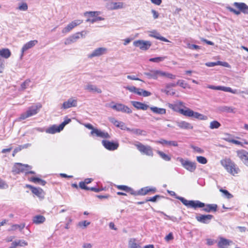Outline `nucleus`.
Instances as JSON below:
<instances>
[{"instance_id":"nucleus-1","label":"nucleus","mask_w":248,"mask_h":248,"mask_svg":"<svg viewBox=\"0 0 248 248\" xmlns=\"http://www.w3.org/2000/svg\"><path fill=\"white\" fill-rule=\"evenodd\" d=\"M176 198L180 200L185 206L188 207H192L194 209L203 208L202 210L207 213L215 212L217 210V205L216 204H205L200 201H187L184 198L180 196H177Z\"/></svg>"},{"instance_id":"nucleus-2","label":"nucleus","mask_w":248,"mask_h":248,"mask_svg":"<svg viewBox=\"0 0 248 248\" xmlns=\"http://www.w3.org/2000/svg\"><path fill=\"white\" fill-rule=\"evenodd\" d=\"M178 112L186 117H192L200 120H206L207 119L206 116L198 112H195L188 108H186V109L179 108Z\"/></svg>"},{"instance_id":"nucleus-3","label":"nucleus","mask_w":248,"mask_h":248,"mask_svg":"<svg viewBox=\"0 0 248 248\" xmlns=\"http://www.w3.org/2000/svg\"><path fill=\"white\" fill-rule=\"evenodd\" d=\"M220 163L228 172L233 175L238 173L239 171V168L230 158H225L221 160Z\"/></svg>"},{"instance_id":"nucleus-4","label":"nucleus","mask_w":248,"mask_h":248,"mask_svg":"<svg viewBox=\"0 0 248 248\" xmlns=\"http://www.w3.org/2000/svg\"><path fill=\"white\" fill-rule=\"evenodd\" d=\"M41 108L42 105L40 103H37L35 105L30 107L26 112L20 115L19 119L20 120H25L28 117L36 114Z\"/></svg>"},{"instance_id":"nucleus-5","label":"nucleus","mask_w":248,"mask_h":248,"mask_svg":"<svg viewBox=\"0 0 248 248\" xmlns=\"http://www.w3.org/2000/svg\"><path fill=\"white\" fill-rule=\"evenodd\" d=\"M135 145L141 154L149 156H153V148L150 146L144 145L140 142H137V143L135 144Z\"/></svg>"},{"instance_id":"nucleus-6","label":"nucleus","mask_w":248,"mask_h":248,"mask_svg":"<svg viewBox=\"0 0 248 248\" xmlns=\"http://www.w3.org/2000/svg\"><path fill=\"white\" fill-rule=\"evenodd\" d=\"M176 160L179 161L183 168L190 172H194L196 169V163L188 160H185L183 158L178 157Z\"/></svg>"},{"instance_id":"nucleus-7","label":"nucleus","mask_w":248,"mask_h":248,"mask_svg":"<svg viewBox=\"0 0 248 248\" xmlns=\"http://www.w3.org/2000/svg\"><path fill=\"white\" fill-rule=\"evenodd\" d=\"M31 169V167L27 164L16 163L13 168L12 171L15 174H19L20 172L27 173V170Z\"/></svg>"},{"instance_id":"nucleus-8","label":"nucleus","mask_w":248,"mask_h":248,"mask_svg":"<svg viewBox=\"0 0 248 248\" xmlns=\"http://www.w3.org/2000/svg\"><path fill=\"white\" fill-rule=\"evenodd\" d=\"M133 45L136 47H139L141 50H147L151 46L152 43L149 41L139 40L134 41Z\"/></svg>"},{"instance_id":"nucleus-9","label":"nucleus","mask_w":248,"mask_h":248,"mask_svg":"<svg viewBox=\"0 0 248 248\" xmlns=\"http://www.w3.org/2000/svg\"><path fill=\"white\" fill-rule=\"evenodd\" d=\"M87 32L86 31H82L81 32H77L72 35L68 37L65 42V45H69L72 43L75 42L80 37L84 36Z\"/></svg>"},{"instance_id":"nucleus-10","label":"nucleus","mask_w":248,"mask_h":248,"mask_svg":"<svg viewBox=\"0 0 248 248\" xmlns=\"http://www.w3.org/2000/svg\"><path fill=\"white\" fill-rule=\"evenodd\" d=\"M110 107L112 109H115L117 111H121L128 114L131 113L132 112L130 108H129L127 106H125L122 104L110 105Z\"/></svg>"},{"instance_id":"nucleus-11","label":"nucleus","mask_w":248,"mask_h":248,"mask_svg":"<svg viewBox=\"0 0 248 248\" xmlns=\"http://www.w3.org/2000/svg\"><path fill=\"white\" fill-rule=\"evenodd\" d=\"M102 143L106 149L109 151H114L116 150L119 147V143L117 142L103 140L102 141Z\"/></svg>"},{"instance_id":"nucleus-12","label":"nucleus","mask_w":248,"mask_h":248,"mask_svg":"<svg viewBox=\"0 0 248 248\" xmlns=\"http://www.w3.org/2000/svg\"><path fill=\"white\" fill-rule=\"evenodd\" d=\"M213 217L214 216L212 215L200 214L196 216V219L198 222L204 224H209Z\"/></svg>"},{"instance_id":"nucleus-13","label":"nucleus","mask_w":248,"mask_h":248,"mask_svg":"<svg viewBox=\"0 0 248 248\" xmlns=\"http://www.w3.org/2000/svg\"><path fill=\"white\" fill-rule=\"evenodd\" d=\"M107 49L105 47H98L89 54L88 57L92 59L95 57H99L107 53Z\"/></svg>"},{"instance_id":"nucleus-14","label":"nucleus","mask_w":248,"mask_h":248,"mask_svg":"<svg viewBox=\"0 0 248 248\" xmlns=\"http://www.w3.org/2000/svg\"><path fill=\"white\" fill-rule=\"evenodd\" d=\"M143 74L147 76L149 79H156L158 76H161V71L149 70L148 71L144 72Z\"/></svg>"},{"instance_id":"nucleus-15","label":"nucleus","mask_w":248,"mask_h":248,"mask_svg":"<svg viewBox=\"0 0 248 248\" xmlns=\"http://www.w3.org/2000/svg\"><path fill=\"white\" fill-rule=\"evenodd\" d=\"M82 22V21L81 20H76L72 21L62 30V32L63 33H65L69 32L74 27L80 24Z\"/></svg>"},{"instance_id":"nucleus-16","label":"nucleus","mask_w":248,"mask_h":248,"mask_svg":"<svg viewBox=\"0 0 248 248\" xmlns=\"http://www.w3.org/2000/svg\"><path fill=\"white\" fill-rule=\"evenodd\" d=\"M233 5L238 9L241 12L245 14H248V6L246 3L235 2L233 3Z\"/></svg>"},{"instance_id":"nucleus-17","label":"nucleus","mask_w":248,"mask_h":248,"mask_svg":"<svg viewBox=\"0 0 248 248\" xmlns=\"http://www.w3.org/2000/svg\"><path fill=\"white\" fill-rule=\"evenodd\" d=\"M237 156L246 165L248 166V153L247 151L245 150L238 151Z\"/></svg>"},{"instance_id":"nucleus-18","label":"nucleus","mask_w":248,"mask_h":248,"mask_svg":"<svg viewBox=\"0 0 248 248\" xmlns=\"http://www.w3.org/2000/svg\"><path fill=\"white\" fill-rule=\"evenodd\" d=\"M91 135L95 134V135L98 137H100L102 138L105 139H109L110 138L109 135L107 132H105L104 131H102L100 130H99L97 128L95 129H93V131L91 132Z\"/></svg>"},{"instance_id":"nucleus-19","label":"nucleus","mask_w":248,"mask_h":248,"mask_svg":"<svg viewBox=\"0 0 248 248\" xmlns=\"http://www.w3.org/2000/svg\"><path fill=\"white\" fill-rule=\"evenodd\" d=\"M77 105V100L70 98L67 101L63 102L62 105V108L67 109L72 107H76Z\"/></svg>"},{"instance_id":"nucleus-20","label":"nucleus","mask_w":248,"mask_h":248,"mask_svg":"<svg viewBox=\"0 0 248 248\" xmlns=\"http://www.w3.org/2000/svg\"><path fill=\"white\" fill-rule=\"evenodd\" d=\"M38 43V41L34 40L28 42L26 44H25L21 49V57H22L24 55V52L27 50L28 49L31 48L33 46H34L36 44Z\"/></svg>"},{"instance_id":"nucleus-21","label":"nucleus","mask_w":248,"mask_h":248,"mask_svg":"<svg viewBox=\"0 0 248 248\" xmlns=\"http://www.w3.org/2000/svg\"><path fill=\"white\" fill-rule=\"evenodd\" d=\"M157 143H159L162 145H167L168 146H174L177 147L178 146V143L176 141L171 140L168 141L164 139H160L159 140L155 141Z\"/></svg>"},{"instance_id":"nucleus-22","label":"nucleus","mask_w":248,"mask_h":248,"mask_svg":"<svg viewBox=\"0 0 248 248\" xmlns=\"http://www.w3.org/2000/svg\"><path fill=\"white\" fill-rule=\"evenodd\" d=\"M177 125L181 129H192L193 126L192 124L184 121L176 122Z\"/></svg>"},{"instance_id":"nucleus-23","label":"nucleus","mask_w":248,"mask_h":248,"mask_svg":"<svg viewBox=\"0 0 248 248\" xmlns=\"http://www.w3.org/2000/svg\"><path fill=\"white\" fill-rule=\"evenodd\" d=\"M131 104L135 108L138 109L145 110L149 108L148 105L138 101H131Z\"/></svg>"},{"instance_id":"nucleus-24","label":"nucleus","mask_w":248,"mask_h":248,"mask_svg":"<svg viewBox=\"0 0 248 248\" xmlns=\"http://www.w3.org/2000/svg\"><path fill=\"white\" fill-rule=\"evenodd\" d=\"M128 248H143L135 238H130L128 241Z\"/></svg>"},{"instance_id":"nucleus-25","label":"nucleus","mask_w":248,"mask_h":248,"mask_svg":"<svg viewBox=\"0 0 248 248\" xmlns=\"http://www.w3.org/2000/svg\"><path fill=\"white\" fill-rule=\"evenodd\" d=\"M32 223L35 224H40L43 223L46 221V218L42 215H36L32 217Z\"/></svg>"},{"instance_id":"nucleus-26","label":"nucleus","mask_w":248,"mask_h":248,"mask_svg":"<svg viewBox=\"0 0 248 248\" xmlns=\"http://www.w3.org/2000/svg\"><path fill=\"white\" fill-rule=\"evenodd\" d=\"M231 242V241L221 237L218 243V246L220 248H227Z\"/></svg>"},{"instance_id":"nucleus-27","label":"nucleus","mask_w":248,"mask_h":248,"mask_svg":"<svg viewBox=\"0 0 248 248\" xmlns=\"http://www.w3.org/2000/svg\"><path fill=\"white\" fill-rule=\"evenodd\" d=\"M62 129H60V125H53L46 130V132L49 134H55L61 132Z\"/></svg>"},{"instance_id":"nucleus-28","label":"nucleus","mask_w":248,"mask_h":248,"mask_svg":"<svg viewBox=\"0 0 248 248\" xmlns=\"http://www.w3.org/2000/svg\"><path fill=\"white\" fill-rule=\"evenodd\" d=\"M150 36L154 37L156 39H159L161 41L165 42H169V41L166 39V38L161 36L159 33L157 32V31H153L151 32V33L150 35Z\"/></svg>"},{"instance_id":"nucleus-29","label":"nucleus","mask_w":248,"mask_h":248,"mask_svg":"<svg viewBox=\"0 0 248 248\" xmlns=\"http://www.w3.org/2000/svg\"><path fill=\"white\" fill-rule=\"evenodd\" d=\"M11 55V53L8 48H2L0 49V57L5 59H8Z\"/></svg>"},{"instance_id":"nucleus-30","label":"nucleus","mask_w":248,"mask_h":248,"mask_svg":"<svg viewBox=\"0 0 248 248\" xmlns=\"http://www.w3.org/2000/svg\"><path fill=\"white\" fill-rule=\"evenodd\" d=\"M108 120L116 126L120 128L121 129H124V123L123 122H119L113 117H109Z\"/></svg>"},{"instance_id":"nucleus-31","label":"nucleus","mask_w":248,"mask_h":248,"mask_svg":"<svg viewBox=\"0 0 248 248\" xmlns=\"http://www.w3.org/2000/svg\"><path fill=\"white\" fill-rule=\"evenodd\" d=\"M85 89L92 92H96L97 93H101L102 91L100 89L98 88L95 85L92 84H88L85 87Z\"/></svg>"},{"instance_id":"nucleus-32","label":"nucleus","mask_w":248,"mask_h":248,"mask_svg":"<svg viewBox=\"0 0 248 248\" xmlns=\"http://www.w3.org/2000/svg\"><path fill=\"white\" fill-rule=\"evenodd\" d=\"M148 193H149L148 186H146V187L141 188L138 191H134V192H133V193H132V195H146Z\"/></svg>"},{"instance_id":"nucleus-33","label":"nucleus","mask_w":248,"mask_h":248,"mask_svg":"<svg viewBox=\"0 0 248 248\" xmlns=\"http://www.w3.org/2000/svg\"><path fill=\"white\" fill-rule=\"evenodd\" d=\"M151 110L155 113L158 114H165L166 110L163 108H159L156 107H150Z\"/></svg>"},{"instance_id":"nucleus-34","label":"nucleus","mask_w":248,"mask_h":248,"mask_svg":"<svg viewBox=\"0 0 248 248\" xmlns=\"http://www.w3.org/2000/svg\"><path fill=\"white\" fill-rule=\"evenodd\" d=\"M218 109L221 112H226L230 113H234V108L232 107H228V106H221L218 107Z\"/></svg>"},{"instance_id":"nucleus-35","label":"nucleus","mask_w":248,"mask_h":248,"mask_svg":"<svg viewBox=\"0 0 248 248\" xmlns=\"http://www.w3.org/2000/svg\"><path fill=\"white\" fill-rule=\"evenodd\" d=\"M157 154L160 157L166 161H170L171 160V156L165 154L163 152L157 150Z\"/></svg>"},{"instance_id":"nucleus-36","label":"nucleus","mask_w":248,"mask_h":248,"mask_svg":"<svg viewBox=\"0 0 248 248\" xmlns=\"http://www.w3.org/2000/svg\"><path fill=\"white\" fill-rule=\"evenodd\" d=\"M117 187L120 190H124L126 192H129L131 195L132 193L134 192V190L132 188L126 186L119 185L117 186Z\"/></svg>"},{"instance_id":"nucleus-37","label":"nucleus","mask_w":248,"mask_h":248,"mask_svg":"<svg viewBox=\"0 0 248 248\" xmlns=\"http://www.w3.org/2000/svg\"><path fill=\"white\" fill-rule=\"evenodd\" d=\"M25 224L24 223L20 225L14 224L11 226L10 229L9 231H15L17 229H19L20 231H21L25 227Z\"/></svg>"},{"instance_id":"nucleus-38","label":"nucleus","mask_w":248,"mask_h":248,"mask_svg":"<svg viewBox=\"0 0 248 248\" xmlns=\"http://www.w3.org/2000/svg\"><path fill=\"white\" fill-rule=\"evenodd\" d=\"M137 94L144 97H147L150 96L152 93L149 91L140 88L139 92H137Z\"/></svg>"},{"instance_id":"nucleus-39","label":"nucleus","mask_w":248,"mask_h":248,"mask_svg":"<svg viewBox=\"0 0 248 248\" xmlns=\"http://www.w3.org/2000/svg\"><path fill=\"white\" fill-rule=\"evenodd\" d=\"M221 126V124L217 121H213L210 124L209 127L212 129H217Z\"/></svg>"},{"instance_id":"nucleus-40","label":"nucleus","mask_w":248,"mask_h":248,"mask_svg":"<svg viewBox=\"0 0 248 248\" xmlns=\"http://www.w3.org/2000/svg\"><path fill=\"white\" fill-rule=\"evenodd\" d=\"M31 192L37 196L40 197L42 194L43 190L40 188L34 187L33 188H32Z\"/></svg>"},{"instance_id":"nucleus-41","label":"nucleus","mask_w":248,"mask_h":248,"mask_svg":"<svg viewBox=\"0 0 248 248\" xmlns=\"http://www.w3.org/2000/svg\"><path fill=\"white\" fill-rule=\"evenodd\" d=\"M167 57L166 56L152 58L149 59V61L154 62H160L163 61Z\"/></svg>"},{"instance_id":"nucleus-42","label":"nucleus","mask_w":248,"mask_h":248,"mask_svg":"<svg viewBox=\"0 0 248 248\" xmlns=\"http://www.w3.org/2000/svg\"><path fill=\"white\" fill-rule=\"evenodd\" d=\"M145 131L138 128H132L131 130V133L137 135H145Z\"/></svg>"},{"instance_id":"nucleus-43","label":"nucleus","mask_w":248,"mask_h":248,"mask_svg":"<svg viewBox=\"0 0 248 248\" xmlns=\"http://www.w3.org/2000/svg\"><path fill=\"white\" fill-rule=\"evenodd\" d=\"M104 20V18L101 17V16H94L93 18L92 19H90V18H88L87 19L86 21L88 22H91L92 23H93L95 22H97L98 21H100V20Z\"/></svg>"},{"instance_id":"nucleus-44","label":"nucleus","mask_w":248,"mask_h":248,"mask_svg":"<svg viewBox=\"0 0 248 248\" xmlns=\"http://www.w3.org/2000/svg\"><path fill=\"white\" fill-rule=\"evenodd\" d=\"M31 82V80L30 79H26L24 82H23L20 86V90L23 91L26 89L29 86V84Z\"/></svg>"},{"instance_id":"nucleus-45","label":"nucleus","mask_w":248,"mask_h":248,"mask_svg":"<svg viewBox=\"0 0 248 248\" xmlns=\"http://www.w3.org/2000/svg\"><path fill=\"white\" fill-rule=\"evenodd\" d=\"M91 222L86 220L80 221L78 223V226L82 229L85 228L87 226L90 224Z\"/></svg>"},{"instance_id":"nucleus-46","label":"nucleus","mask_w":248,"mask_h":248,"mask_svg":"<svg viewBox=\"0 0 248 248\" xmlns=\"http://www.w3.org/2000/svg\"><path fill=\"white\" fill-rule=\"evenodd\" d=\"M162 77H166L170 79H174L176 78V76L172 75V74L167 73L161 71V75Z\"/></svg>"},{"instance_id":"nucleus-47","label":"nucleus","mask_w":248,"mask_h":248,"mask_svg":"<svg viewBox=\"0 0 248 248\" xmlns=\"http://www.w3.org/2000/svg\"><path fill=\"white\" fill-rule=\"evenodd\" d=\"M14 242L16 245V247H23L27 246L28 245V243L23 240H19L17 241H14Z\"/></svg>"},{"instance_id":"nucleus-48","label":"nucleus","mask_w":248,"mask_h":248,"mask_svg":"<svg viewBox=\"0 0 248 248\" xmlns=\"http://www.w3.org/2000/svg\"><path fill=\"white\" fill-rule=\"evenodd\" d=\"M71 121V120L67 117H66L64 120V121L60 124V129H62L64 128V126L68 124H69Z\"/></svg>"},{"instance_id":"nucleus-49","label":"nucleus","mask_w":248,"mask_h":248,"mask_svg":"<svg viewBox=\"0 0 248 248\" xmlns=\"http://www.w3.org/2000/svg\"><path fill=\"white\" fill-rule=\"evenodd\" d=\"M125 88L129 91L136 94H137V92H139L140 90V88H137L135 86H127Z\"/></svg>"},{"instance_id":"nucleus-50","label":"nucleus","mask_w":248,"mask_h":248,"mask_svg":"<svg viewBox=\"0 0 248 248\" xmlns=\"http://www.w3.org/2000/svg\"><path fill=\"white\" fill-rule=\"evenodd\" d=\"M221 89H221V91H223L224 92H229L232 93H236V90H233L230 87L221 86Z\"/></svg>"},{"instance_id":"nucleus-51","label":"nucleus","mask_w":248,"mask_h":248,"mask_svg":"<svg viewBox=\"0 0 248 248\" xmlns=\"http://www.w3.org/2000/svg\"><path fill=\"white\" fill-rule=\"evenodd\" d=\"M162 197V196L159 195H156L155 196L146 199V202H156L158 199H160V198Z\"/></svg>"},{"instance_id":"nucleus-52","label":"nucleus","mask_w":248,"mask_h":248,"mask_svg":"<svg viewBox=\"0 0 248 248\" xmlns=\"http://www.w3.org/2000/svg\"><path fill=\"white\" fill-rule=\"evenodd\" d=\"M197 160L198 162L202 164H205L207 162V159L205 157L202 156H197Z\"/></svg>"},{"instance_id":"nucleus-53","label":"nucleus","mask_w":248,"mask_h":248,"mask_svg":"<svg viewBox=\"0 0 248 248\" xmlns=\"http://www.w3.org/2000/svg\"><path fill=\"white\" fill-rule=\"evenodd\" d=\"M123 7V2H114L113 3V7L111 8L112 10L121 9Z\"/></svg>"},{"instance_id":"nucleus-54","label":"nucleus","mask_w":248,"mask_h":248,"mask_svg":"<svg viewBox=\"0 0 248 248\" xmlns=\"http://www.w3.org/2000/svg\"><path fill=\"white\" fill-rule=\"evenodd\" d=\"M159 213L162 215H163L164 216H165L166 217V218H165V219H169V220H171L174 222L176 221L177 220V218L175 217H173V216H169L167 215H166L165 213H164L163 212H159Z\"/></svg>"},{"instance_id":"nucleus-55","label":"nucleus","mask_w":248,"mask_h":248,"mask_svg":"<svg viewBox=\"0 0 248 248\" xmlns=\"http://www.w3.org/2000/svg\"><path fill=\"white\" fill-rule=\"evenodd\" d=\"M18 9L21 11H26L28 9V5L25 2H23L21 4L19 5L18 7Z\"/></svg>"},{"instance_id":"nucleus-56","label":"nucleus","mask_w":248,"mask_h":248,"mask_svg":"<svg viewBox=\"0 0 248 248\" xmlns=\"http://www.w3.org/2000/svg\"><path fill=\"white\" fill-rule=\"evenodd\" d=\"M220 191L222 192L228 199H231L233 197L232 195L231 194H230L229 192V191L227 190L220 189Z\"/></svg>"},{"instance_id":"nucleus-57","label":"nucleus","mask_w":248,"mask_h":248,"mask_svg":"<svg viewBox=\"0 0 248 248\" xmlns=\"http://www.w3.org/2000/svg\"><path fill=\"white\" fill-rule=\"evenodd\" d=\"M177 85H179L183 88L185 89L186 87L187 84L183 80H178L176 83Z\"/></svg>"},{"instance_id":"nucleus-58","label":"nucleus","mask_w":248,"mask_h":248,"mask_svg":"<svg viewBox=\"0 0 248 248\" xmlns=\"http://www.w3.org/2000/svg\"><path fill=\"white\" fill-rule=\"evenodd\" d=\"M227 9L229 10L230 12L233 13L236 15H239L240 14L241 11L239 10V11L236 10L231 7H227Z\"/></svg>"},{"instance_id":"nucleus-59","label":"nucleus","mask_w":248,"mask_h":248,"mask_svg":"<svg viewBox=\"0 0 248 248\" xmlns=\"http://www.w3.org/2000/svg\"><path fill=\"white\" fill-rule=\"evenodd\" d=\"M79 186L81 189L89 190V187L86 186V184L83 182H79Z\"/></svg>"},{"instance_id":"nucleus-60","label":"nucleus","mask_w":248,"mask_h":248,"mask_svg":"<svg viewBox=\"0 0 248 248\" xmlns=\"http://www.w3.org/2000/svg\"><path fill=\"white\" fill-rule=\"evenodd\" d=\"M8 187V185L4 181L0 179V188L6 189Z\"/></svg>"},{"instance_id":"nucleus-61","label":"nucleus","mask_w":248,"mask_h":248,"mask_svg":"<svg viewBox=\"0 0 248 248\" xmlns=\"http://www.w3.org/2000/svg\"><path fill=\"white\" fill-rule=\"evenodd\" d=\"M191 148H192L195 151L197 152L198 153L202 154L203 152V150L201 148L195 146L194 145L191 146Z\"/></svg>"},{"instance_id":"nucleus-62","label":"nucleus","mask_w":248,"mask_h":248,"mask_svg":"<svg viewBox=\"0 0 248 248\" xmlns=\"http://www.w3.org/2000/svg\"><path fill=\"white\" fill-rule=\"evenodd\" d=\"M220 62L218 61L217 62H209L205 63V65L208 67H213L217 65L218 63H220Z\"/></svg>"},{"instance_id":"nucleus-63","label":"nucleus","mask_w":248,"mask_h":248,"mask_svg":"<svg viewBox=\"0 0 248 248\" xmlns=\"http://www.w3.org/2000/svg\"><path fill=\"white\" fill-rule=\"evenodd\" d=\"M97 13V12H87L84 13V15L85 16L89 15L93 18L95 16V14Z\"/></svg>"},{"instance_id":"nucleus-64","label":"nucleus","mask_w":248,"mask_h":248,"mask_svg":"<svg viewBox=\"0 0 248 248\" xmlns=\"http://www.w3.org/2000/svg\"><path fill=\"white\" fill-rule=\"evenodd\" d=\"M173 239V236L171 232L169 233L166 236L165 239L166 241H169Z\"/></svg>"}]
</instances>
